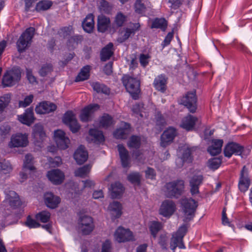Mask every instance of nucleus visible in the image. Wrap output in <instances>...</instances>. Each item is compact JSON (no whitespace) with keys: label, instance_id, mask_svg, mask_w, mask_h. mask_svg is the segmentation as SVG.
Returning a JSON list of instances; mask_svg holds the SVG:
<instances>
[{"label":"nucleus","instance_id":"obj_1","mask_svg":"<svg viewBox=\"0 0 252 252\" xmlns=\"http://www.w3.org/2000/svg\"><path fill=\"white\" fill-rule=\"evenodd\" d=\"M184 188V181L177 180L166 183L164 188V191L168 197L178 198L183 192Z\"/></svg>","mask_w":252,"mask_h":252},{"label":"nucleus","instance_id":"obj_2","mask_svg":"<svg viewBox=\"0 0 252 252\" xmlns=\"http://www.w3.org/2000/svg\"><path fill=\"white\" fill-rule=\"evenodd\" d=\"M122 82L127 92L130 94L132 97L134 99H138L140 92L139 81L136 78L125 75L123 77Z\"/></svg>","mask_w":252,"mask_h":252},{"label":"nucleus","instance_id":"obj_3","mask_svg":"<svg viewBox=\"0 0 252 252\" xmlns=\"http://www.w3.org/2000/svg\"><path fill=\"white\" fill-rule=\"evenodd\" d=\"M35 29L33 27H30L21 35L17 42L18 51L22 52L25 51L31 44L32 40L33 37Z\"/></svg>","mask_w":252,"mask_h":252},{"label":"nucleus","instance_id":"obj_4","mask_svg":"<svg viewBox=\"0 0 252 252\" xmlns=\"http://www.w3.org/2000/svg\"><path fill=\"white\" fill-rule=\"evenodd\" d=\"M21 72L18 68H13L7 70L3 75L2 84L4 87L14 85L20 79Z\"/></svg>","mask_w":252,"mask_h":252},{"label":"nucleus","instance_id":"obj_5","mask_svg":"<svg viewBox=\"0 0 252 252\" xmlns=\"http://www.w3.org/2000/svg\"><path fill=\"white\" fill-rule=\"evenodd\" d=\"M78 227L83 234H90L94 228L93 218L87 215L80 216L78 221Z\"/></svg>","mask_w":252,"mask_h":252},{"label":"nucleus","instance_id":"obj_6","mask_svg":"<svg viewBox=\"0 0 252 252\" xmlns=\"http://www.w3.org/2000/svg\"><path fill=\"white\" fill-rule=\"evenodd\" d=\"M181 204L186 219H190L197 207V202L191 198H185L182 199Z\"/></svg>","mask_w":252,"mask_h":252},{"label":"nucleus","instance_id":"obj_7","mask_svg":"<svg viewBox=\"0 0 252 252\" xmlns=\"http://www.w3.org/2000/svg\"><path fill=\"white\" fill-rule=\"evenodd\" d=\"M114 239L119 243H123L134 240L132 232L128 229L119 227L114 234Z\"/></svg>","mask_w":252,"mask_h":252},{"label":"nucleus","instance_id":"obj_8","mask_svg":"<svg viewBox=\"0 0 252 252\" xmlns=\"http://www.w3.org/2000/svg\"><path fill=\"white\" fill-rule=\"evenodd\" d=\"M29 143L28 135L26 134L17 133L11 136L8 143L9 148H19L26 147Z\"/></svg>","mask_w":252,"mask_h":252},{"label":"nucleus","instance_id":"obj_9","mask_svg":"<svg viewBox=\"0 0 252 252\" xmlns=\"http://www.w3.org/2000/svg\"><path fill=\"white\" fill-rule=\"evenodd\" d=\"M193 149V148L189 147L188 146H184L180 150L179 153L181 156L176 160V164L179 167H182L184 162H191L192 159L191 154Z\"/></svg>","mask_w":252,"mask_h":252},{"label":"nucleus","instance_id":"obj_10","mask_svg":"<svg viewBox=\"0 0 252 252\" xmlns=\"http://www.w3.org/2000/svg\"><path fill=\"white\" fill-rule=\"evenodd\" d=\"M181 103L185 106L190 112H195L197 108L195 93L193 92L188 93L181 99Z\"/></svg>","mask_w":252,"mask_h":252},{"label":"nucleus","instance_id":"obj_11","mask_svg":"<svg viewBox=\"0 0 252 252\" xmlns=\"http://www.w3.org/2000/svg\"><path fill=\"white\" fill-rule=\"evenodd\" d=\"M54 139L59 149H65L68 147L70 140L63 130L59 129L55 131Z\"/></svg>","mask_w":252,"mask_h":252},{"label":"nucleus","instance_id":"obj_12","mask_svg":"<svg viewBox=\"0 0 252 252\" xmlns=\"http://www.w3.org/2000/svg\"><path fill=\"white\" fill-rule=\"evenodd\" d=\"M244 150V147L235 142H229L225 147L224 149V156L230 158L232 155H241Z\"/></svg>","mask_w":252,"mask_h":252},{"label":"nucleus","instance_id":"obj_13","mask_svg":"<svg viewBox=\"0 0 252 252\" xmlns=\"http://www.w3.org/2000/svg\"><path fill=\"white\" fill-rule=\"evenodd\" d=\"M63 121L64 124L69 126L70 130L73 133L78 131L80 128V126L71 111H68L64 114Z\"/></svg>","mask_w":252,"mask_h":252},{"label":"nucleus","instance_id":"obj_14","mask_svg":"<svg viewBox=\"0 0 252 252\" xmlns=\"http://www.w3.org/2000/svg\"><path fill=\"white\" fill-rule=\"evenodd\" d=\"M177 132L175 128L170 127L164 131L161 136L160 145L165 147L170 144L177 135Z\"/></svg>","mask_w":252,"mask_h":252},{"label":"nucleus","instance_id":"obj_15","mask_svg":"<svg viewBox=\"0 0 252 252\" xmlns=\"http://www.w3.org/2000/svg\"><path fill=\"white\" fill-rule=\"evenodd\" d=\"M140 25L139 23H134L130 25L129 28H126L122 30L119 34L118 41L123 42L128 39L132 33H134L136 31L139 30Z\"/></svg>","mask_w":252,"mask_h":252},{"label":"nucleus","instance_id":"obj_16","mask_svg":"<svg viewBox=\"0 0 252 252\" xmlns=\"http://www.w3.org/2000/svg\"><path fill=\"white\" fill-rule=\"evenodd\" d=\"M176 206L172 200H165L163 201L159 209V214L164 217H170L175 212Z\"/></svg>","mask_w":252,"mask_h":252},{"label":"nucleus","instance_id":"obj_17","mask_svg":"<svg viewBox=\"0 0 252 252\" xmlns=\"http://www.w3.org/2000/svg\"><path fill=\"white\" fill-rule=\"evenodd\" d=\"M47 176L48 179L55 185L61 184L64 179L63 173L59 169H53L48 171Z\"/></svg>","mask_w":252,"mask_h":252},{"label":"nucleus","instance_id":"obj_18","mask_svg":"<svg viewBox=\"0 0 252 252\" xmlns=\"http://www.w3.org/2000/svg\"><path fill=\"white\" fill-rule=\"evenodd\" d=\"M56 109L57 106L54 103L48 101H43L36 106L35 110L36 113L42 114L53 112Z\"/></svg>","mask_w":252,"mask_h":252},{"label":"nucleus","instance_id":"obj_19","mask_svg":"<svg viewBox=\"0 0 252 252\" xmlns=\"http://www.w3.org/2000/svg\"><path fill=\"white\" fill-rule=\"evenodd\" d=\"M130 132V125L125 122H122L120 127L114 132V136L117 139H125Z\"/></svg>","mask_w":252,"mask_h":252},{"label":"nucleus","instance_id":"obj_20","mask_svg":"<svg viewBox=\"0 0 252 252\" xmlns=\"http://www.w3.org/2000/svg\"><path fill=\"white\" fill-rule=\"evenodd\" d=\"M122 166L124 168L130 167V159L128 151L123 145L117 146Z\"/></svg>","mask_w":252,"mask_h":252},{"label":"nucleus","instance_id":"obj_21","mask_svg":"<svg viewBox=\"0 0 252 252\" xmlns=\"http://www.w3.org/2000/svg\"><path fill=\"white\" fill-rule=\"evenodd\" d=\"M44 201L48 208L54 209L58 207L61 199L51 192H47L44 195Z\"/></svg>","mask_w":252,"mask_h":252},{"label":"nucleus","instance_id":"obj_22","mask_svg":"<svg viewBox=\"0 0 252 252\" xmlns=\"http://www.w3.org/2000/svg\"><path fill=\"white\" fill-rule=\"evenodd\" d=\"M98 109L99 105L97 104H91L85 107L82 110L80 116L81 121H89L93 113Z\"/></svg>","mask_w":252,"mask_h":252},{"label":"nucleus","instance_id":"obj_23","mask_svg":"<svg viewBox=\"0 0 252 252\" xmlns=\"http://www.w3.org/2000/svg\"><path fill=\"white\" fill-rule=\"evenodd\" d=\"M198 121L196 117L189 115L182 119L180 126L187 130H192Z\"/></svg>","mask_w":252,"mask_h":252},{"label":"nucleus","instance_id":"obj_24","mask_svg":"<svg viewBox=\"0 0 252 252\" xmlns=\"http://www.w3.org/2000/svg\"><path fill=\"white\" fill-rule=\"evenodd\" d=\"M18 120L23 124L31 125L34 120L33 110L31 108L26 109L24 114L18 116Z\"/></svg>","mask_w":252,"mask_h":252},{"label":"nucleus","instance_id":"obj_25","mask_svg":"<svg viewBox=\"0 0 252 252\" xmlns=\"http://www.w3.org/2000/svg\"><path fill=\"white\" fill-rule=\"evenodd\" d=\"M88 158V154L85 147L80 146L76 150L74 154V158L76 162L81 164L85 162Z\"/></svg>","mask_w":252,"mask_h":252},{"label":"nucleus","instance_id":"obj_26","mask_svg":"<svg viewBox=\"0 0 252 252\" xmlns=\"http://www.w3.org/2000/svg\"><path fill=\"white\" fill-rule=\"evenodd\" d=\"M203 179V176L201 175H194L191 178L189 185L192 194L199 192V187L202 184Z\"/></svg>","mask_w":252,"mask_h":252},{"label":"nucleus","instance_id":"obj_27","mask_svg":"<svg viewBox=\"0 0 252 252\" xmlns=\"http://www.w3.org/2000/svg\"><path fill=\"white\" fill-rule=\"evenodd\" d=\"M250 185V180L248 177L247 170L244 166L241 171L240 181L239 183V188L242 191L247 190Z\"/></svg>","mask_w":252,"mask_h":252},{"label":"nucleus","instance_id":"obj_28","mask_svg":"<svg viewBox=\"0 0 252 252\" xmlns=\"http://www.w3.org/2000/svg\"><path fill=\"white\" fill-rule=\"evenodd\" d=\"M110 21L109 18L104 15H99L97 18V29L101 32H105L109 28Z\"/></svg>","mask_w":252,"mask_h":252},{"label":"nucleus","instance_id":"obj_29","mask_svg":"<svg viewBox=\"0 0 252 252\" xmlns=\"http://www.w3.org/2000/svg\"><path fill=\"white\" fill-rule=\"evenodd\" d=\"M223 144L222 140H213L212 145L208 148V152L212 156L220 153Z\"/></svg>","mask_w":252,"mask_h":252},{"label":"nucleus","instance_id":"obj_30","mask_svg":"<svg viewBox=\"0 0 252 252\" xmlns=\"http://www.w3.org/2000/svg\"><path fill=\"white\" fill-rule=\"evenodd\" d=\"M6 200L12 207H16L20 204L19 197L14 191L10 190L6 194Z\"/></svg>","mask_w":252,"mask_h":252},{"label":"nucleus","instance_id":"obj_31","mask_svg":"<svg viewBox=\"0 0 252 252\" xmlns=\"http://www.w3.org/2000/svg\"><path fill=\"white\" fill-rule=\"evenodd\" d=\"M167 80L164 75H160L157 77L154 82L155 88L161 92H164L166 90Z\"/></svg>","mask_w":252,"mask_h":252},{"label":"nucleus","instance_id":"obj_32","mask_svg":"<svg viewBox=\"0 0 252 252\" xmlns=\"http://www.w3.org/2000/svg\"><path fill=\"white\" fill-rule=\"evenodd\" d=\"M33 164L34 160L32 156L30 154H28L25 156L23 169L24 170H29L30 173H33L36 171V168Z\"/></svg>","mask_w":252,"mask_h":252},{"label":"nucleus","instance_id":"obj_33","mask_svg":"<svg viewBox=\"0 0 252 252\" xmlns=\"http://www.w3.org/2000/svg\"><path fill=\"white\" fill-rule=\"evenodd\" d=\"M122 205L117 201H114L110 203L108 207V210L114 218H119L122 215Z\"/></svg>","mask_w":252,"mask_h":252},{"label":"nucleus","instance_id":"obj_34","mask_svg":"<svg viewBox=\"0 0 252 252\" xmlns=\"http://www.w3.org/2000/svg\"><path fill=\"white\" fill-rule=\"evenodd\" d=\"M114 124L112 117L107 114H104L99 119V127L102 128H107Z\"/></svg>","mask_w":252,"mask_h":252},{"label":"nucleus","instance_id":"obj_35","mask_svg":"<svg viewBox=\"0 0 252 252\" xmlns=\"http://www.w3.org/2000/svg\"><path fill=\"white\" fill-rule=\"evenodd\" d=\"M82 26L86 32L89 33L92 32L94 27V16L92 14L87 16L82 23Z\"/></svg>","mask_w":252,"mask_h":252},{"label":"nucleus","instance_id":"obj_36","mask_svg":"<svg viewBox=\"0 0 252 252\" xmlns=\"http://www.w3.org/2000/svg\"><path fill=\"white\" fill-rule=\"evenodd\" d=\"M124 189L122 185L116 182L111 185V196L113 198H119L124 192Z\"/></svg>","mask_w":252,"mask_h":252},{"label":"nucleus","instance_id":"obj_37","mask_svg":"<svg viewBox=\"0 0 252 252\" xmlns=\"http://www.w3.org/2000/svg\"><path fill=\"white\" fill-rule=\"evenodd\" d=\"M177 247L180 249H184L185 248L183 243V238L176 234L173 233L171 239L170 248L171 250L174 251Z\"/></svg>","mask_w":252,"mask_h":252},{"label":"nucleus","instance_id":"obj_38","mask_svg":"<svg viewBox=\"0 0 252 252\" xmlns=\"http://www.w3.org/2000/svg\"><path fill=\"white\" fill-rule=\"evenodd\" d=\"M34 138L37 141H42L45 137V133L43 131V126L40 124L34 126L33 133Z\"/></svg>","mask_w":252,"mask_h":252},{"label":"nucleus","instance_id":"obj_39","mask_svg":"<svg viewBox=\"0 0 252 252\" xmlns=\"http://www.w3.org/2000/svg\"><path fill=\"white\" fill-rule=\"evenodd\" d=\"M91 67L89 65L84 66L75 79L76 82L83 81L87 80L90 76Z\"/></svg>","mask_w":252,"mask_h":252},{"label":"nucleus","instance_id":"obj_40","mask_svg":"<svg viewBox=\"0 0 252 252\" xmlns=\"http://www.w3.org/2000/svg\"><path fill=\"white\" fill-rule=\"evenodd\" d=\"M113 44L109 43L104 48H103L101 52V60L102 61H106L110 59L113 55L112 48Z\"/></svg>","mask_w":252,"mask_h":252},{"label":"nucleus","instance_id":"obj_41","mask_svg":"<svg viewBox=\"0 0 252 252\" xmlns=\"http://www.w3.org/2000/svg\"><path fill=\"white\" fill-rule=\"evenodd\" d=\"M91 168L92 165L90 164L84 165L75 170V175L81 178L87 177L91 171Z\"/></svg>","mask_w":252,"mask_h":252},{"label":"nucleus","instance_id":"obj_42","mask_svg":"<svg viewBox=\"0 0 252 252\" xmlns=\"http://www.w3.org/2000/svg\"><path fill=\"white\" fill-rule=\"evenodd\" d=\"M167 26L166 21L164 18H156L155 19L151 25L152 29H160L164 30Z\"/></svg>","mask_w":252,"mask_h":252},{"label":"nucleus","instance_id":"obj_43","mask_svg":"<svg viewBox=\"0 0 252 252\" xmlns=\"http://www.w3.org/2000/svg\"><path fill=\"white\" fill-rule=\"evenodd\" d=\"M52 5L51 1L48 0H43L37 3L35 7V10L38 12L45 11L49 9Z\"/></svg>","mask_w":252,"mask_h":252},{"label":"nucleus","instance_id":"obj_44","mask_svg":"<svg viewBox=\"0 0 252 252\" xmlns=\"http://www.w3.org/2000/svg\"><path fill=\"white\" fill-rule=\"evenodd\" d=\"M89 134L93 138L94 142H101L104 140V137L102 132L101 131L95 129H91L89 131Z\"/></svg>","mask_w":252,"mask_h":252},{"label":"nucleus","instance_id":"obj_45","mask_svg":"<svg viewBox=\"0 0 252 252\" xmlns=\"http://www.w3.org/2000/svg\"><path fill=\"white\" fill-rule=\"evenodd\" d=\"M92 86L94 90L98 93L108 94L110 92L109 89L106 86L98 82L93 83Z\"/></svg>","mask_w":252,"mask_h":252},{"label":"nucleus","instance_id":"obj_46","mask_svg":"<svg viewBox=\"0 0 252 252\" xmlns=\"http://www.w3.org/2000/svg\"><path fill=\"white\" fill-rule=\"evenodd\" d=\"M221 162L222 159L221 158H214L208 160L207 165L211 169L216 170L220 167Z\"/></svg>","mask_w":252,"mask_h":252},{"label":"nucleus","instance_id":"obj_47","mask_svg":"<svg viewBox=\"0 0 252 252\" xmlns=\"http://www.w3.org/2000/svg\"><path fill=\"white\" fill-rule=\"evenodd\" d=\"M10 96L9 94H5L0 97V115L2 113L5 108L10 102Z\"/></svg>","mask_w":252,"mask_h":252},{"label":"nucleus","instance_id":"obj_48","mask_svg":"<svg viewBox=\"0 0 252 252\" xmlns=\"http://www.w3.org/2000/svg\"><path fill=\"white\" fill-rule=\"evenodd\" d=\"M141 175L138 172H133L129 174L127 177L128 180L131 183L139 185L141 181Z\"/></svg>","mask_w":252,"mask_h":252},{"label":"nucleus","instance_id":"obj_49","mask_svg":"<svg viewBox=\"0 0 252 252\" xmlns=\"http://www.w3.org/2000/svg\"><path fill=\"white\" fill-rule=\"evenodd\" d=\"M99 9L101 12L108 13L112 9V6L106 0H100L98 3Z\"/></svg>","mask_w":252,"mask_h":252},{"label":"nucleus","instance_id":"obj_50","mask_svg":"<svg viewBox=\"0 0 252 252\" xmlns=\"http://www.w3.org/2000/svg\"><path fill=\"white\" fill-rule=\"evenodd\" d=\"M162 225L157 221H152L150 225V230L154 237H156L158 232L161 229Z\"/></svg>","mask_w":252,"mask_h":252},{"label":"nucleus","instance_id":"obj_51","mask_svg":"<svg viewBox=\"0 0 252 252\" xmlns=\"http://www.w3.org/2000/svg\"><path fill=\"white\" fill-rule=\"evenodd\" d=\"M12 166L8 161L4 160L0 162V172L3 174H7L12 170Z\"/></svg>","mask_w":252,"mask_h":252},{"label":"nucleus","instance_id":"obj_52","mask_svg":"<svg viewBox=\"0 0 252 252\" xmlns=\"http://www.w3.org/2000/svg\"><path fill=\"white\" fill-rule=\"evenodd\" d=\"M128 146L129 148H138L140 145V137L136 136H132L130 137L128 142Z\"/></svg>","mask_w":252,"mask_h":252},{"label":"nucleus","instance_id":"obj_53","mask_svg":"<svg viewBox=\"0 0 252 252\" xmlns=\"http://www.w3.org/2000/svg\"><path fill=\"white\" fill-rule=\"evenodd\" d=\"M50 216L49 212L43 211L37 214L36 218L42 222H46L49 220Z\"/></svg>","mask_w":252,"mask_h":252},{"label":"nucleus","instance_id":"obj_54","mask_svg":"<svg viewBox=\"0 0 252 252\" xmlns=\"http://www.w3.org/2000/svg\"><path fill=\"white\" fill-rule=\"evenodd\" d=\"M33 95L30 94L24 98V100L19 101V106L20 107L25 108L29 106L33 101Z\"/></svg>","mask_w":252,"mask_h":252},{"label":"nucleus","instance_id":"obj_55","mask_svg":"<svg viewBox=\"0 0 252 252\" xmlns=\"http://www.w3.org/2000/svg\"><path fill=\"white\" fill-rule=\"evenodd\" d=\"M52 70V66L51 64L43 65L39 71V73L41 76H45L51 73Z\"/></svg>","mask_w":252,"mask_h":252},{"label":"nucleus","instance_id":"obj_56","mask_svg":"<svg viewBox=\"0 0 252 252\" xmlns=\"http://www.w3.org/2000/svg\"><path fill=\"white\" fill-rule=\"evenodd\" d=\"M126 20V17L122 13L119 12L115 19V24L118 27L122 26Z\"/></svg>","mask_w":252,"mask_h":252},{"label":"nucleus","instance_id":"obj_57","mask_svg":"<svg viewBox=\"0 0 252 252\" xmlns=\"http://www.w3.org/2000/svg\"><path fill=\"white\" fill-rule=\"evenodd\" d=\"M142 0H136L135 4V12L138 14H143L145 12L146 7L144 4L142 3Z\"/></svg>","mask_w":252,"mask_h":252},{"label":"nucleus","instance_id":"obj_58","mask_svg":"<svg viewBox=\"0 0 252 252\" xmlns=\"http://www.w3.org/2000/svg\"><path fill=\"white\" fill-rule=\"evenodd\" d=\"M26 224L30 228H37L40 225L36 220L31 218L30 217L27 218Z\"/></svg>","mask_w":252,"mask_h":252},{"label":"nucleus","instance_id":"obj_59","mask_svg":"<svg viewBox=\"0 0 252 252\" xmlns=\"http://www.w3.org/2000/svg\"><path fill=\"white\" fill-rule=\"evenodd\" d=\"M72 31V28L71 26L63 27L60 30L59 34L61 36L65 37L67 35L70 34L71 33Z\"/></svg>","mask_w":252,"mask_h":252},{"label":"nucleus","instance_id":"obj_60","mask_svg":"<svg viewBox=\"0 0 252 252\" xmlns=\"http://www.w3.org/2000/svg\"><path fill=\"white\" fill-rule=\"evenodd\" d=\"M10 130V126L7 124H4L0 127V134L2 136H5Z\"/></svg>","mask_w":252,"mask_h":252},{"label":"nucleus","instance_id":"obj_61","mask_svg":"<svg viewBox=\"0 0 252 252\" xmlns=\"http://www.w3.org/2000/svg\"><path fill=\"white\" fill-rule=\"evenodd\" d=\"M150 58V57L149 55H140L139 60L141 65L143 67H145L149 63V59Z\"/></svg>","mask_w":252,"mask_h":252},{"label":"nucleus","instance_id":"obj_62","mask_svg":"<svg viewBox=\"0 0 252 252\" xmlns=\"http://www.w3.org/2000/svg\"><path fill=\"white\" fill-rule=\"evenodd\" d=\"M146 177L148 179H154L156 177V173L154 169L148 167L145 171Z\"/></svg>","mask_w":252,"mask_h":252},{"label":"nucleus","instance_id":"obj_63","mask_svg":"<svg viewBox=\"0 0 252 252\" xmlns=\"http://www.w3.org/2000/svg\"><path fill=\"white\" fill-rule=\"evenodd\" d=\"M187 231V227L186 225H183L181 227H179L178 231L174 233L178 236H179L180 237L183 238L184 236L185 235Z\"/></svg>","mask_w":252,"mask_h":252},{"label":"nucleus","instance_id":"obj_64","mask_svg":"<svg viewBox=\"0 0 252 252\" xmlns=\"http://www.w3.org/2000/svg\"><path fill=\"white\" fill-rule=\"evenodd\" d=\"M51 166L56 167L59 166L62 163V159L60 157H56L54 159L51 158L49 159Z\"/></svg>","mask_w":252,"mask_h":252}]
</instances>
